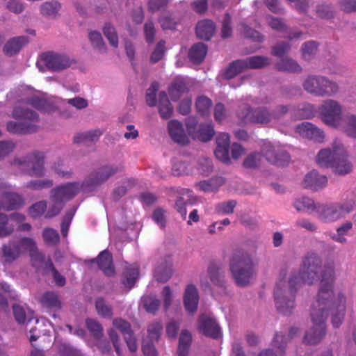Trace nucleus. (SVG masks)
Segmentation results:
<instances>
[{
    "label": "nucleus",
    "mask_w": 356,
    "mask_h": 356,
    "mask_svg": "<svg viewBox=\"0 0 356 356\" xmlns=\"http://www.w3.org/2000/svg\"><path fill=\"white\" fill-rule=\"evenodd\" d=\"M47 208V202L44 200L39 201L32 206H31L29 209V211L30 215L36 218L42 214L45 213V211Z\"/></svg>",
    "instance_id": "nucleus-62"
},
{
    "label": "nucleus",
    "mask_w": 356,
    "mask_h": 356,
    "mask_svg": "<svg viewBox=\"0 0 356 356\" xmlns=\"http://www.w3.org/2000/svg\"><path fill=\"white\" fill-rule=\"evenodd\" d=\"M40 302L42 307L54 310H58L62 307L58 294L53 291L44 293L40 298Z\"/></svg>",
    "instance_id": "nucleus-32"
},
{
    "label": "nucleus",
    "mask_w": 356,
    "mask_h": 356,
    "mask_svg": "<svg viewBox=\"0 0 356 356\" xmlns=\"http://www.w3.org/2000/svg\"><path fill=\"white\" fill-rule=\"evenodd\" d=\"M30 238L24 237L19 240H10L1 248L4 263L11 264L17 260L26 252L30 244Z\"/></svg>",
    "instance_id": "nucleus-12"
},
{
    "label": "nucleus",
    "mask_w": 356,
    "mask_h": 356,
    "mask_svg": "<svg viewBox=\"0 0 356 356\" xmlns=\"http://www.w3.org/2000/svg\"><path fill=\"white\" fill-rule=\"evenodd\" d=\"M168 127L170 136L175 142L181 145H186L188 143V137L179 122L171 120L168 122Z\"/></svg>",
    "instance_id": "nucleus-23"
},
{
    "label": "nucleus",
    "mask_w": 356,
    "mask_h": 356,
    "mask_svg": "<svg viewBox=\"0 0 356 356\" xmlns=\"http://www.w3.org/2000/svg\"><path fill=\"white\" fill-rule=\"evenodd\" d=\"M199 301V294L197 287L193 284H188L184 293V305L185 309L189 313L197 311Z\"/></svg>",
    "instance_id": "nucleus-22"
},
{
    "label": "nucleus",
    "mask_w": 356,
    "mask_h": 356,
    "mask_svg": "<svg viewBox=\"0 0 356 356\" xmlns=\"http://www.w3.org/2000/svg\"><path fill=\"white\" fill-rule=\"evenodd\" d=\"M241 26L242 34L245 37L257 42H262L264 40V37L258 31L251 29L245 24H241Z\"/></svg>",
    "instance_id": "nucleus-64"
},
{
    "label": "nucleus",
    "mask_w": 356,
    "mask_h": 356,
    "mask_svg": "<svg viewBox=\"0 0 356 356\" xmlns=\"http://www.w3.org/2000/svg\"><path fill=\"white\" fill-rule=\"evenodd\" d=\"M143 303L146 311L154 314L159 308L161 302L155 296H147L143 298Z\"/></svg>",
    "instance_id": "nucleus-56"
},
{
    "label": "nucleus",
    "mask_w": 356,
    "mask_h": 356,
    "mask_svg": "<svg viewBox=\"0 0 356 356\" xmlns=\"http://www.w3.org/2000/svg\"><path fill=\"white\" fill-rule=\"evenodd\" d=\"M296 133L300 136L318 143L323 141L324 131L309 122H303L296 127Z\"/></svg>",
    "instance_id": "nucleus-16"
},
{
    "label": "nucleus",
    "mask_w": 356,
    "mask_h": 356,
    "mask_svg": "<svg viewBox=\"0 0 356 356\" xmlns=\"http://www.w3.org/2000/svg\"><path fill=\"white\" fill-rule=\"evenodd\" d=\"M191 341V334L187 330H182L179 339L178 356H188Z\"/></svg>",
    "instance_id": "nucleus-42"
},
{
    "label": "nucleus",
    "mask_w": 356,
    "mask_h": 356,
    "mask_svg": "<svg viewBox=\"0 0 356 356\" xmlns=\"http://www.w3.org/2000/svg\"><path fill=\"white\" fill-rule=\"evenodd\" d=\"M293 206L299 212L312 213L316 209L314 200L307 197L297 198L293 202Z\"/></svg>",
    "instance_id": "nucleus-44"
},
{
    "label": "nucleus",
    "mask_w": 356,
    "mask_h": 356,
    "mask_svg": "<svg viewBox=\"0 0 356 356\" xmlns=\"http://www.w3.org/2000/svg\"><path fill=\"white\" fill-rule=\"evenodd\" d=\"M86 326L96 339H100L103 337V327L97 321L88 318L86 320Z\"/></svg>",
    "instance_id": "nucleus-54"
},
{
    "label": "nucleus",
    "mask_w": 356,
    "mask_h": 356,
    "mask_svg": "<svg viewBox=\"0 0 356 356\" xmlns=\"http://www.w3.org/2000/svg\"><path fill=\"white\" fill-rule=\"evenodd\" d=\"M330 270L326 274L327 278L320 283L316 300L313 303L311 312L316 311V313L321 314L323 312L327 318L330 309H333L337 307L338 293L334 295L333 293V286L334 282V277H331Z\"/></svg>",
    "instance_id": "nucleus-6"
},
{
    "label": "nucleus",
    "mask_w": 356,
    "mask_h": 356,
    "mask_svg": "<svg viewBox=\"0 0 356 356\" xmlns=\"http://www.w3.org/2000/svg\"><path fill=\"white\" fill-rule=\"evenodd\" d=\"M215 132L211 123L201 124L198 129L193 134L194 138L202 142L210 140L213 136Z\"/></svg>",
    "instance_id": "nucleus-41"
},
{
    "label": "nucleus",
    "mask_w": 356,
    "mask_h": 356,
    "mask_svg": "<svg viewBox=\"0 0 356 356\" xmlns=\"http://www.w3.org/2000/svg\"><path fill=\"white\" fill-rule=\"evenodd\" d=\"M50 200L51 204L44 214L46 218H52L58 216L65 205L64 202H63L61 200H60V199H58L54 195H52L51 193Z\"/></svg>",
    "instance_id": "nucleus-46"
},
{
    "label": "nucleus",
    "mask_w": 356,
    "mask_h": 356,
    "mask_svg": "<svg viewBox=\"0 0 356 356\" xmlns=\"http://www.w3.org/2000/svg\"><path fill=\"white\" fill-rule=\"evenodd\" d=\"M275 68L278 71L289 73L300 74L302 72V66L294 59L286 57L281 59L275 64Z\"/></svg>",
    "instance_id": "nucleus-29"
},
{
    "label": "nucleus",
    "mask_w": 356,
    "mask_h": 356,
    "mask_svg": "<svg viewBox=\"0 0 356 356\" xmlns=\"http://www.w3.org/2000/svg\"><path fill=\"white\" fill-rule=\"evenodd\" d=\"M198 329L207 337L218 339L221 336L220 328L215 319L207 314H202L199 317Z\"/></svg>",
    "instance_id": "nucleus-17"
},
{
    "label": "nucleus",
    "mask_w": 356,
    "mask_h": 356,
    "mask_svg": "<svg viewBox=\"0 0 356 356\" xmlns=\"http://www.w3.org/2000/svg\"><path fill=\"white\" fill-rule=\"evenodd\" d=\"M243 59L237 60L232 62L225 72L224 76L227 79H231L235 76L247 70L245 65H243Z\"/></svg>",
    "instance_id": "nucleus-47"
},
{
    "label": "nucleus",
    "mask_w": 356,
    "mask_h": 356,
    "mask_svg": "<svg viewBox=\"0 0 356 356\" xmlns=\"http://www.w3.org/2000/svg\"><path fill=\"white\" fill-rule=\"evenodd\" d=\"M97 263L99 268L103 270L106 275L113 276L115 275L112 255L109 252L106 250L102 252L97 258Z\"/></svg>",
    "instance_id": "nucleus-31"
},
{
    "label": "nucleus",
    "mask_w": 356,
    "mask_h": 356,
    "mask_svg": "<svg viewBox=\"0 0 356 356\" xmlns=\"http://www.w3.org/2000/svg\"><path fill=\"white\" fill-rule=\"evenodd\" d=\"M188 90L189 88L183 79H176L169 87L168 93L172 100L177 101Z\"/></svg>",
    "instance_id": "nucleus-30"
},
{
    "label": "nucleus",
    "mask_w": 356,
    "mask_h": 356,
    "mask_svg": "<svg viewBox=\"0 0 356 356\" xmlns=\"http://www.w3.org/2000/svg\"><path fill=\"white\" fill-rule=\"evenodd\" d=\"M302 86L307 93L318 97H334L340 90L336 81L320 74H308L303 79Z\"/></svg>",
    "instance_id": "nucleus-3"
},
{
    "label": "nucleus",
    "mask_w": 356,
    "mask_h": 356,
    "mask_svg": "<svg viewBox=\"0 0 356 356\" xmlns=\"http://www.w3.org/2000/svg\"><path fill=\"white\" fill-rule=\"evenodd\" d=\"M75 64V60L70 56L50 51L42 53L36 63L41 72H61Z\"/></svg>",
    "instance_id": "nucleus-8"
},
{
    "label": "nucleus",
    "mask_w": 356,
    "mask_h": 356,
    "mask_svg": "<svg viewBox=\"0 0 356 356\" xmlns=\"http://www.w3.org/2000/svg\"><path fill=\"white\" fill-rule=\"evenodd\" d=\"M208 273L211 282L219 286H224L225 284V274L222 267L220 265L212 264L209 266Z\"/></svg>",
    "instance_id": "nucleus-34"
},
{
    "label": "nucleus",
    "mask_w": 356,
    "mask_h": 356,
    "mask_svg": "<svg viewBox=\"0 0 356 356\" xmlns=\"http://www.w3.org/2000/svg\"><path fill=\"white\" fill-rule=\"evenodd\" d=\"M212 101L204 95L199 96L196 99L195 106L197 111L202 115H206L209 113Z\"/></svg>",
    "instance_id": "nucleus-50"
},
{
    "label": "nucleus",
    "mask_w": 356,
    "mask_h": 356,
    "mask_svg": "<svg viewBox=\"0 0 356 356\" xmlns=\"http://www.w3.org/2000/svg\"><path fill=\"white\" fill-rule=\"evenodd\" d=\"M173 273L172 260L170 257L162 258L157 264L154 272L155 279L159 282H166Z\"/></svg>",
    "instance_id": "nucleus-20"
},
{
    "label": "nucleus",
    "mask_w": 356,
    "mask_h": 356,
    "mask_svg": "<svg viewBox=\"0 0 356 356\" xmlns=\"http://www.w3.org/2000/svg\"><path fill=\"white\" fill-rule=\"evenodd\" d=\"M263 153L269 163L277 166H284L290 161V156L286 151L271 145H266Z\"/></svg>",
    "instance_id": "nucleus-15"
},
{
    "label": "nucleus",
    "mask_w": 356,
    "mask_h": 356,
    "mask_svg": "<svg viewBox=\"0 0 356 356\" xmlns=\"http://www.w3.org/2000/svg\"><path fill=\"white\" fill-rule=\"evenodd\" d=\"M207 52V47L202 42H198L191 47L188 57L193 63L199 64L203 61Z\"/></svg>",
    "instance_id": "nucleus-36"
},
{
    "label": "nucleus",
    "mask_w": 356,
    "mask_h": 356,
    "mask_svg": "<svg viewBox=\"0 0 356 356\" xmlns=\"http://www.w3.org/2000/svg\"><path fill=\"white\" fill-rule=\"evenodd\" d=\"M53 185V181L49 179L31 180L24 184L26 188L33 191H40L44 188H49Z\"/></svg>",
    "instance_id": "nucleus-49"
},
{
    "label": "nucleus",
    "mask_w": 356,
    "mask_h": 356,
    "mask_svg": "<svg viewBox=\"0 0 356 356\" xmlns=\"http://www.w3.org/2000/svg\"><path fill=\"white\" fill-rule=\"evenodd\" d=\"M325 314L321 312V314L316 311L311 312V319L312 325L306 332L305 341L310 345L318 343L326 334Z\"/></svg>",
    "instance_id": "nucleus-11"
},
{
    "label": "nucleus",
    "mask_w": 356,
    "mask_h": 356,
    "mask_svg": "<svg viewBox=\"0 0 356 356\" xmlns=\"http://www.w3.org/2000/svg\"><path fill=\"white\" fill-rule=\"evenodd\" d=\"M195 29L199 38L209 40L213 35L216 26L211 20L203 19L197 24Z\"/></svg>",
    "instance_id": "nucleus-28"
},
{
    "label": "nucleus",
    "mask_w": 356,
    "mask_h": 356,
    "mask_svg": "<svg viewBox=\"0 0 356 356\" xmlns=\"http://www.w3.org/2000/svg\"><path fill=\"white\" fill-rule=\"evenodd\" d=\"M249 105L242 104L237 110V115L238 118L244 123H251L252 110Z\"/></svg>",
    "instance_id": "nucleus-60"
},
{
    "label": "nucleus",
    "mask_w": 356,
    "mask_h": 356,
    "mask_svg": "<svg viewBox=\"0 0 356 356\" xmlns=\"http://www.w3.org/2000/svg\"><path fill=\"white\" fill-rule=\"evenodd\" d=\"M29 42L26 36L15 37L8 40L3 47V52L9 56L17 54Z\"/></svg>",
    "instance_id": "nucleus-27"
},
{
    "label": "nucleus",
    "mask_w": 356,
    "mask_h": 356,
    "mask_svg": "<svg viewBox=\"0 0 356 356\" xmlns=\"http://www.w3.org/2000/svg\"><path fill=\"white\" fill-rule=\"evenodd\" d=\"M13 118L19 122L10 121L7 123V130L14 134H33L39 129L37 123L39 122L38 115L29 108L16 107L13 112Z\"/></svg>",
    "instance_id": "nucleus-5"
},
{
    "label": "nucleus",
    "mask_w": 356,
    "mask_h": 356,
    "mask_svg": "<svg viewBox=\"0 0 356 356\" xmlns=\"http://www.w3.org/2000/svg\"><path fill=\"white\" fill-rule=\"evenodd\" d=\"M135 184V180L132 179L124 180L120 186L113 190L112 193L113 199L115 201L119 200L126 194L128 188L133 187Z\"/></svg>",
    "instance_id": "nucleus-48"
},
{
    "label": "nucleus",
    "mask_w": 356,
    "mask_h": 356,
    "mask_svg": "<svg viewBox=\"0 0 356 356\" xmlns=\"http://www.w3.org/2000/svg\"><path fill=\"white\" fill-rule=\"evenodd\" d=\"M330 270L331 277H334V264L327 262L322 265L321 258L316 254H308L302 260L298 273H292L288 280L280 279L275 285L274 296L277 309L284 315L291 313L295 307V297L300 280L308 284L323 282Z\"/></svg>",
    "instance_id": "nucleus-1"
},
{
    "label": "nucleus",
    "mask_w": 356,
    "mask_h": 356,
    "mask_svg": "<svg viewBox=\"0 0 356 356\" xmlns=\"http://www.w3.org/2000/svg\"><path fill=\"white\" fill-rule=\"evenodd\" d=\"M344 147L339 140H334L332 149L325 148L321 150L316 156V162L321 167H332L335 158L343 155Z\"/></svg>",
    "instance_id": "nucleus-14"
},
{
    "label": "nucleus",
    "mask_w": 356,
    "mask_h": 356,
    "mask_svg": "<svg viewBox=\"0 0 356 356\" xmlns=\"http://www.w3.org/2000/svg\"><path fill=\"white\" fill-rule=\"evenodd\" d=\"M42 237L45 243L49 245H56L60 241L58 232L52 228H45L42 232Z\"/></svg>",
    "instance_id": "nucleus-57"
},
{
    "label": "nucleus",
    "mask_w": 356,
    "mask_h": 356,
    "mask_svg": "<svg viewBox=\"0 0 356 356\" xmlns=\"http://www.w3.org/2000/svg\"><path fill=\"white\" fill-rule=\"evenodd\" d=\"M223 184L224 179L222 177H213L197 183L196 187L203 192L212 193L217 191Z\"/></svg>",
    "instance_id": "nucleus-37"
},
{
    "label": "nucleus",
    "mask_w": 356,
    "mask_h": 356,
    "mask_svg": "<svg viewBox=\"0 0 356 356\" xmlns=\"http://www.w3.org/2000/svg\"><path fill=\"white\" fill-rule=\"evenodd\" d=\"M124 166L122 164L106 165L99 168L92 172L83 181L86 187H97L105 183L110 177L122 172Z\"/></svg>",
    "instance_id": "nucleus-10"
},
{
    "label": "nucleus",
    "mask_w": 356,
    "mask_h": 356,
    "mask_svg": "<svg viewBox=\"0 0 356 356\" xmlns=\"http://www.w3.org/2000/svg\"><path fill=\"white\" fill-rule=\"evenodd\" d=\"M124 278L122 281L124 286L129 289L133 287L139 277V268L136 264L126 267L124 272Z\"/></svg>",
    "instance_id": "nucleus-39"
},
{
    "label": "nucleus",
    "mask_w": 356,
    "mask_h": 356,
    "mask_svg": "<svg viewBox=\"0 0 356 356\" xmlns=\"http://www.w3.org/2000/svg\"><path fill=\"white\" fill-rule=\"evenodd\" d=\"M271 121V111L267 107H257L252 110L251 123L268 124Z\"/></svg>",
    "instance_id": "nucleus-35"
},
{
    "label": "nucleus",
    "mask_w": 356,
    "mask_h": 356,
    "mask_svg": "<svg viewBox=\"0 0 356 356\" xmlns=\"http://www.w3.org/2000/svg\"><path fill=\"white\" fill-rule=\"evenodd\" d=\"M96 310L99 315L104 318H111L113 316L112 307L107 305L102 298H99L95 302Z\"/></svg>",
    "instance_id": "nucleus-51"
},
{
    "label": "nucleus",
    "mask_w": 356,
    "mask_h": 356,
    "mask_svg": "<svg viewBox=\"0 0 356 356\" xmlns=\"http://www.w3.org/2000/svg\"><path fill=\"white\" fill-rule=\"evenodd\" d=\"M242 63L245 65L246 69H263L269 66L271 58L265 56H252L243 59Z\"/></svg>",
    "instance_id": "nucleus-33"
},
{
    "label": "nucleus",
    "mask_w": 356,
    "mask_h": 356,
    "mask_svg": "<svg viewBox=\"0 0 356 356\" xmlns=\"http://www.w3.org/2000/svg\"><path fill=\"white\" fill-rule=\"evenodd\" d=\"M76 210V208L74 207L67 209L65 214L63 217L60 225V230L64 237H66L67 236L69 227L72 222V220L75 214Z\"/></svg>",
    "instance_id": "nucleus-52"
},
{
    "label": "nucleus",
    "mask_w": 356,
    "mask_h": 356,
    "mask_svg": "<svg viewBox=\"0 0 356 356\" xmlns=\"http://www.w3.org/2000/svg\"><path fill=\"white\" fill-rule=\"evenodd\" d=\"M356 208V201L353 195H347L340 202L319 206L318 218L325 222H332L345 218Z\"/></svg>",
    "instance_id": "nucleus-4"
},
{
    "label": "nucleus",
    "mask_w": 356,
    "mask_h": 356,
    "mask_svg": "<svg viewBox=\"0 0 356 356\" xmlns=\"http://www.w3.org/2000/svg\"><path fill=\"white\" fill-rule=\"evenodd\" d=\"M352 229L353 222L350 221H346L337 229V233L331 235V238L336 242L344 244L347 242V239L345 236L347 235L349 231Z\"/></svg>",
    "instance_id": "nucleus-45"
},
{
    "label": "nucleus",
    "mask_w": 356,
    "mask_h": 356,
    "mask_svg": "<svg viewBox=\"0 0 356 356\" xmlns=\"http://www.w3.org/2000/svg\"><path fill=\"white\" fill-rule=\"evenodd\" d=\"M236 204V201L233 200L220 202L216 205L215 209L219 214H230L233 213Z\"/></svg>",
    "instance_id": "nucleus-59"
},
{
    "label": "nucleus",
    "mask_w": 356,
    "mask_h": 356,
    "mask_svg": "<svg viewBox=\"0 0 356 356\" xmlns=\"http://www.w3.org/2000/svg\"><path fill=\"white\" fill-rule=\"evenodd\" d=\"M159 97V113L162 118L169 119L173 113V107L165 92H161Z\"/></svg>",
    "instance_id": "nucleus-38"
},
{
    "label": "nucleus",
    "mask_w": 356,
    "mask_h": 356,
    "mask_svg": "<svg viewBox=\"0 0 356 356\" xmlns=\"http://www.w3.org/2000/svg\"><path fill=\"white\" fill-rule=\"evenodd\" d=\"M262 161V156L258 152L248 155L243 161V165L245 168L254 169L258 168Z\"/></svg>",
    "instance_id": "nucleus-55"
},
{
    "label": "nucleus",
    "mask_w": 356,
    "mask_h": 356,
    "mask_svg": "<svg viewBox=\"0 0 356 356\" xmlns=\"http://www.w3.org/2000/svg\"><path fill=\"white\" fill-rule=\"evenodd\" d=\"M337 307L333 309H330L332 314V323L334 327H339L342 323L346 309V298L343 293H339L337 296Z\"/></svg>",
    "instance_id": "nucleus-25"
},
{
    "label": "nucleus",
    "mask_w": 356,
    "mask_h": 356,
    "mask_svg": "<svg viewBox=\"0 0 356 356\" xmlns=\"http://www.w3.org/2000/svg\"><path fill=\"white\" fill-rule=\"evenodd\" d=\"M83 186H84L83 184H81L78 182L69 183L53 188L50 193L65 203L72 199L80 191Z\"/></svg>",
    "instance_id": "nucleus-18"
},
{
    "label": "nucleus",
    "mask_w": 356,
    "mask_h": 356,
    "mask_svg": "<svg viewBox=\"0 0 356 356\" xmlns=\"http://www.w3.org/2000/svg\"><path fill=\"white\" fill-rule=\"evenodd\" d=\"M29 242L30 244L27 246L26 251L29 252L31 265L43 273H48V269L53 264L51 259H46L44 254L38 250L33 238H30Z\"/></svg>",
    "instance_id": "nucleus-13"
},
{
    "label": "nucleus",
    "mask_w": 356,
    "mask_h": 356,
    "mask_svg": "<svg viewBox=\"0 0 356 356\" xmlns=\"http://www.w3.org/2000/svg\"><path fill=\"white\" fill-rule=\"evenodd\" d=\"M44 154L42 152H33L21 158L13 159L12 164L22 170L24 173L40 178L45 175Z\"/></svg>",
    "instance_id": "nucleus-7"
},
{
    "label": "nucleus",
    "mask_w": 356,
    "mask_h": 356,
    "mask_svg": "<svg viewBox=\"0 0 356 356\" xmlns=\"http://www.w3.org/2000/svg\"><path fill=\"white\" fill-rule=\"evenodd\" d=\"M102 132L99 129L92 130L83 133L77 134L74 137L75 143H87L90 142H96L98 140Z\"/></svg>",
    "instance_id": "nucleus-43"
},
{
    "label": "nucleus",
    "mask_w": 356,
    "mask_h": 356,
    "mask_svg": "<svg viewBox=\"0 0 356 356\" xmlns=\"http://www.w3.org/2000/svg\"><path fill=\"white\" fill-rule=\"evenodd\" d=\"M326 176L320 175L316 170H313L307 173L301 182L303 188L312 191H318L327 185Z\"/></svg>",
    "instance_id": "nucleus-19"
},
{
    "label": "nucleus",
    "mask_w": 356,
    "mask_h": 356,
    "mask_svg": "<svg viewBox=\"0 0 356 356\" xmlns=\"http://www.w3.org/2000/svg\"><path fill=\"white\" fill-rule=\"evenodd\" d=\"M254 257L245 250L236 251L229 261V270L234 283L240 287L248 286L255 275Z\"/></svg>",
    "instance_id": "nucleus-2"
},
{
    "label": "nucleus",
    "mask_w": 356,
    "mask_h": 356,
    "mask_svg": "<svg viewBox=\"0 0 356 356\" xmlns=\"http://www.w3.org/2000/svg\"><path fill=\"white\" fill-rule=\"evenodd\" d=\"M316 13L321 18L330 19L334 17V9L331 4L322 3L316 6Z\"/></svg>",
    "instance_id": "nucleus-53"
},
{
    "label": "nucleus",
    "mask_w": 356,
    "mask_h": 356,
    "mask_svg": "<svg viewBox=\"0 0 356 356\" xmlns=\"http://www.w3.org/2000/svg\"><path fill=\"white\" fill-rule=\"evenodd\" d=\"M318 111L321 119L325 124L334 128L340 125V122L343 117V106L338 101L332 99L323 101Z\"/></svg>",
    "instance_id": "nucleus-9"
},
{
    "label": "nucleus",
    "mask_w": 356,
    "mask_h": 356,
    "mask_svg": "<svg viewBox=\"0 0 356 356\" xmlns=\"http://www.w3.org/2000/svg\"><path fill=\"white\" fill-rule=\"evenodd\" d=\"M318 44L313 40L304 42L300 48L301 58L305 61H310L314 58L318 52Z\"/></svg>",
    "instance_id": "nucleus-40"
},
{
    "label": "nucleus",
    "mask_w": 356,
    "mask_h": 356,
    "mask_svg": "<svg viewBox=\"0 0 356 356\" xmlns=\"http://www.w3.org/2000/svg\"><path fill=\"white\" fill-rule=\"evenodd\" d=\"M24 204V198L15 192L5 191L2 193L0 207L7 211L17 209Z\"/></svg>",
    "instance_id": "nucleus-21"
},
{
    "label": "nucleus",
    "mask_w": 356,
    "mask_h": 356,
    "mask_svg": "<svg viewBox=\"0 0 356 356\" xmlns=\"http://www.w3.org/2000/svg\"><path fill=\"white\" fill-rule=\"evenodd\" d=\"M104 34L111 45L117 47L118 44V36L115 29L110 24H106L103 29Z\"/></svg>",
    "instance_id": "nucleus-58"
},
{
    "label": "nucleus",
    "mask_w": 356,
    "mask_h": 356,
    "mask_svg": "<svg viewBox=\"0 0 356 356\" xmlns=\"http://www.w3.org/2000/svg\"><path fill=\"white\" fill-rule=\"evenodd\" d=\"M89 39L92 47L101 51H105L106 47L102 36L99 32L92 31L89 33Z\"/></svg>",
    "instance_id": "nucleus-61"
},
{
    "label": "nucleus",
    "mask_w": 356,
    "mask_h": 356,
    "mask_svg": "<svg viewBox=\"0 0 356 356\" xmlns=\"http://www.w3.org/2000/svg\"><path fill=\"white\" fill-rule=\"evenodd\" d=\"M291 49V45L289 42L284 41L277 42L273 47L271 54L277 57H282L286 54Z\"/></svg>",
    "instance_id": "nucleus-63"
},
{
    "label": "nucleus",
    "mask_w": 356,
    "mask_h": 356,
    "mask_svg": "<svg viewBox=\"0 0 356 356\" xmlns=\"http://www.w3.org/2000/svg\"><path fill=\"white\" fill-rule=\"evenodd\" d=\"M333 171L339 175H346L352 172L353 164L347 159V154L344 148V152L341 156H337L335 158L332 167Z\"/></svg>",
    "instance_id": "nucleus-24"
},
{
    "label": "nucleus",
    "mask_w": 356,
    "mask_h": 356,
    "mask_svg": "<svg viewBox=\"0 0 356 356\" xmlns=\"http://www.w3.org/2000/svg\"><path fill=\"white\" fill-rule=\"evenodd\" d=\"M337 129L341 130L348 136L356 138V115L353 114H346L343 115L340 125Z\"/></svg>",
    "instance_id": "nucleus-26"
}]
</instances>
